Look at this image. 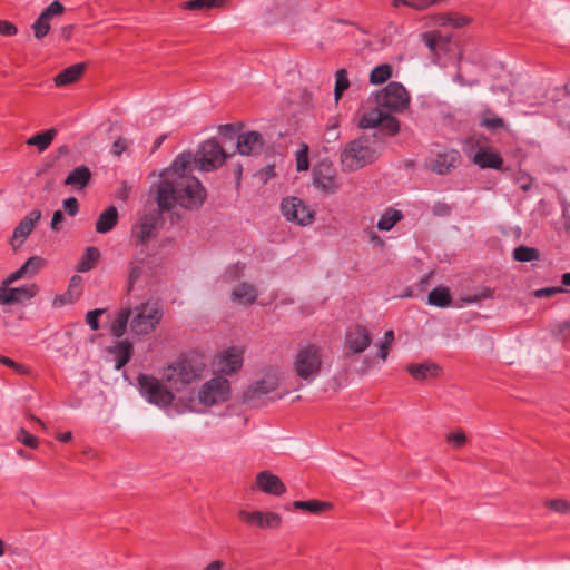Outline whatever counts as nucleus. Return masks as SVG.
Instances as JSON below:
<instances>
[{
	"mask_svg": "<svg viewBox=\"0 0 570 570\" xmlns=\"http://www.w3.org/2000/svg\"><path fill=\"white\" fill-rule=\"evenodd\" d=\"M227 155L216 138L203 141L195 154L185 151L179 154L173 161L171 168L178 170L212 171L220 167Z\"/></svg>",
	"mask_w": 570,
	"mask_h": 570,
	"instance_id": "nucleus-2",
	"label": "nucleus"
},
{
	"mask_svg": "<svg viewBox=\"0 0 570 570\" xmlns=\"http://www.w3.org/2000/svg\"><path fill=\"white\" fill-rule=\"evenodd\" d=\"M24 277H26L24 271L20 267L17 271H14L13 273H11L7 278H4L2 281L0 287H8L12 283H14V282H17V281H19L21 278H24Z\"/></svg>",
	"mask_w": 570,
	"mask_h": 570,
	"instance_id": "nucleus-59",
	"label": "nucleus"
},
{
	"mask_svg": "<svg viewBox=\"0 0 570 570\" xmlns=\"http://www.w3.org/2000/svg\"><path fill=\"white\" fill-rule=\"evenodd\" d=\"M82 73H57L53 78L56 87H63L73 82H77Z\"/></svg>",
	"mask_w": 570,
	"mask_h": 570,
	"instance_id": "nucleus-51",
	"label": "nucleus"
},
{
	"mask_svg": "<svg viewBox=\"0 0 570 570\" xmlns=\"http://www.w3.org/2000/svg\"><path fill=\"white\" fill-rule=\"evenodd\" d=\"M265 141L261 132L252 130L237 136L236 148L242 156H259L264 150Z\"/></svg>",
	"mask_w": 570,
	"mask_h": 570,
	"instance_id": "nucleus-15",
	"label": "nucleus"
},
{
	"mask_svg": "<svg viewBox=\"0 0 570 570\" xmlns=\"http://www.w3.org/2000/svg\"><path fill=\"white\" fill-rule=\"evenodd\" d=\"M376 159V150L367 139H355L348 142L342 153L341 161L344 170L354 171L373 163Z\"/></svg>",
	"mask_w": 570,
	"mask_h": 570,
	"instance_id": "nucleus-7",
	"label": "nucleus"
},
{
	"mask_svg": "<svg viewBox=\"0 0 570 570\" xmlns=\"http://www.w3.org/2000/svg\"><path fill=\"white\" fill-rule=\"evenodd\" d=\"M218 132L219 135H222L223 137H226V138H233L234 135L236 134V127L234 124H225V125H220L218 127Z\"/></svg>",
	"mask_w": 570,
	"mask_h": 570,
	"instance_id": "nucleus-63",
	"label": "nucleus"
},
{
	"mask_svg": "<svg viewBox=\"0 0 570 570\" xmlns=\"http://www.w3.org/2000/svg\"><path fill=\"white\" fill-rule=\"evenodd\" d=\"M336 80L334 86V99L337 102L343 96L344 91L348 89L351 82L347 78V73H335Z\"/></svg>",
	"mask_w": 570,
	"mask_h": 570,
	"instance_id": "nucleus-46",
	"label": "nucleus"
},
{
	"mask_svg": "<svg viewBox=\"0 0 570 570\" xmlns=\"http://www.w3.org/2000/svg\"><path fill=\"white\" fill-rule=\"evenodd\" d=\"M452 302L451 293L448 287L438 286L428 295V304L440 308L450 306Z\"/></svg>",
	"mask_w": 570,
	"mask_h": 570,
	"instance_id": "nucleus-33",
	"label": "nucleus"
},
{
	"mask_svg": "<svg viewBox=\"0 0 570 570\" xmlns=\"http://www.w3.org/2000/svg\"><path fill=\"white\" fill-rule=\"evenodd\" d=\"M256 485L265 493L282 495L286 492V487L282 480L268 471H262L256 475Z\"/></svg>",
	"mask_w": 570,
	"mask_h": 570,
	"instance_id": "nucleus-20",
	"label": "nucleus"
},
{
	"mask_svg": "<svg viewBox=\"0 0 570 570\" xmlns=\"http://www.w3.org/2000/svg\"><path fill=\"white\" fill-rule=\"evenodd\" d=\"M379 127L387 130L389 134L392 136L396 135L400 131L399 120L386 111H384L382 116V121L380 122Z\"/></svg>",
	"mask_w": 570,
	"mask_h": 570,
	"instance_id": "nucleus-45",
	"label": "nucleus"
},
{
	"mask_svg": "<svg viewBox=\"0 0 570 570\" xmlns=\"http://www.w3.org/2000/svg\"><path fill=\"white\" fill-rule=\"evenodd\" d=\"M243 362V351L235 346L228 347L220 354V371L227 375L237 373L242 368Z\"/></svg>",
	"mask_w": 570,
	"mask_h": 570,
	"instance_id": "nucleus-19",
	"label": "nucleus"
},
{
	"mask_svg": "<svg viewBox=\"0 0 570 570\" xmlns=\"http://www.w3.org/2000/svg\"><path fill=\"white\" fill-rule=\"evenodd\" d=\"M448 442L454 448H461L466 442V436L462 431L453 432L448 435Z\"/></svg>",
	"mask_w": 570,
	"mask_h": 570,
	"instance_id": "nucleus-56",
	"label": "nucleus"
},
{
	"mask_svg": "<svg viewBox=\"0 0 570 570\" xmlns=\"http://www.w3.org/2000/svg\"><path fill=\"white\" fill-rule=\"evenodd\" d=\"M406 371L414 380L423 381L429 377H438L442 368L434 362H423L407 365Z\"/></svg>",
	"mask_w": 570,
	"mask_h": 570,
	"instance_id": "nucleus-24",
	"label": "nucleus"
},
{
	"mask_svg": "<svg viewBox=\"0 0 570 570\" xmlns=\"http://www.w3.org/2000/svg\"><path fill=\"white\" fill-rule=\"evenodd\" d=\"M130 308H122L119 311L110 326V333L112 336L119 338L126 333L127 325L128 323L130 324Z\"/></svg>",
	"mask_w": 570,
	"mask_h": 570,
	"instance_id": "nucleus-35",
	"label": "nucleus"
},
{
	"mask_svg": "<svg viewBox=\"0 0 570 570\" xmlns=\"http://www.w3.org/2000/svg\"><path fill=\"white\" fill-rule=\"evenodd\" d=\"M281 212L286 220L299 226L311 225L314 220V210L298 197H286L281 203Z\"/></svg>",
	"mask_w": 570,
	"mask_h": 570,
	"instance_id": "nucleus-11",
	"label": "nucleus"
},
{
	"mask_svg": "<svg viewBox=\"0 0 570 570\" xmlns=\"http://www.w3.org/2000/svg\"><path fill=\"white\" fill-rule=\"evenodd\" d=\"M117 223L118 209L111 205L99 215L95 228L98 234H107L114 229Z\"/></svg>",
	"mask_w": 570,
	"mask_h": 570,
	"instance_id": "nucleus-28",
	"label": "nucleus"
},
{
	"mask_svg": "<svg viewBox=\"0 0 570 570\" xmlns=\"http://www.w3.org/2000/svg\"><path fill=\"white\" fill-rule=\"evenodd\" d=\"M547 505L558 512V513H562V514H568L570 513V503L562 500V499H554V500H550L547 502Z\"/></svg>",
	"mask_w": 570,
	"mask_h": 570,
	"instance_id": "nucleus-53",
	"label": "nucleus"
},
{
	"mask_svg": "<svg viewBox=\"0 0 570 570\" xmlns=\"http://www.w3.org/2000/svg\"><path fill=\"white\" fill-rule=\"evenodd\" d=\"M403 215L401 210L389 208L377 222V228L380 230L389 232L394 225L402 219Z\"/></svg>",
	"mask_w": 570,
	"mask_h": 570,
	"instance_id": "nucleus-39",
	"label": "nucleus"
},
{
	"mask_svg": "<svg viewBox=\"0 0 570 570\" xmlns=\"http://www.w3.org/2000/svg\"><path fill=\"white\" fill-rule=\"evenodd\" d=\"M65 210L70 216H76L79 212V205L76 197H69L62 203Z\"/></svg>",
	"mask_w": 570,
	"mask_h": 570,
	"instance_id": "nucleus-57",
	"label": "nucleus"
},
{
	"mask_svg": "<svg viewBox=\"0 0 570 570\" xmlns=\"http://www.w3.org/2000/svg\"><path fill=\"white\" fill-rule=\"evenodd\" d=\"M372 342V335L365 326L356 325L345 335L346 355L352 356L364 352Z\"/></svg>",
	"mask_w": 570,
	"mask_h": 570,
	"instance_id": "nucleus-14",
	"label": "nucleus"
},
{
	"mask_svg": "<svg viewBox=\"0 0 570 570\" xmlns=\"http://www.w3.org/2000/svg\"><path fill=\"white\" fill-rule=\"evenodd\" d=\"M493 296V291L491 288H484L480 293L473 295H465L461 297V302L465 305L475 304L482 299H488Z\"/></svg>",
	"mask_w": 570,
	"mask_h": 570,
	"instance_id": "nucleus-48",
	"label": "nucleus"
},
{
	"mask_svg": "<svg viewBox=\"0 0 570 570\" xmlns=\"http://www.w3.org/2000/svg\"><path fill=\"white\" fill-rule=\"evenodd\" d=\"M373 96L375 104L389 111H403L410 104V96L400 82H390Z\"/></svg>",
	"mask_w": 570,
	"mask_h": 570,
	"instance_id": "nucleus-9",
	"label": "nucleus"
},
{
	"mask_svg": "<svg viewBox=\"0 0 570 570\" xmlns=\"http://www.w3.org/2000/svg\"><path fill=\"white\" fill-rule=\"evenodd\" d=\"M403 26L394 22H389L385 27L376 33L377 42L381 48L391 46L394 43L396 37H401L403 33Z\"/></svg>",
	"mask_w": 570,
	"mask_h": 570,
	"instance_id": "nucleus-30",
	"label": "nucleus"
},
{
	"mask_svg": "<svg viewBox=\"0 0 570 570\" xmlns=\"http://www.w3.org/2000/svg\"><path fill=\"white\" fill-rule=\"evenodd\" d=\"M566 292H567V289H564L561 286L543 287V288L537 289L534 292V296L538 298H543V297H551L556 294L566 293Z\"/></svg>",
	"mask_w": 570,
	"mask_h": 570,
	"instance_id": "nucleus-55",
	"label": "nucleus"
},
{
	"mask_svg": "<svg viewBox=\"0 0 570 570\" xmlns=\"http://www.w3.org/2000/svg\"><path fill=\"white\" fill-rule=\"evenodd\" d=\"M473 163L481 169H501L503 158L498 151L490 148H480L473 156Z\"/></svg>",
	"mask_w": 570,
	"mask_h": 570,
	"instance_id": "nucleus-22",
	"label": "nucleus"
},
{
	"mask_svg": "<svg viewBox=\"0 0 570 570\" xmlns=\"http://www.w3.org/2000/svg\"><path fill=\"white\" fill-rule=\"evenodd\" d=\"M562 216L564 218V223H563L564 230L570 236V204L563 205Z\"/></svg>",
	"mask_w": 570,
	"mask_h": 570,
	"instance_id": "nucleus-64",
	"label": "nucleus"
},
{
	"mask_svg": "<svg viewBox=\"0 0 570 570\" xmlns=\"http://www.w3.org/2000/svg\"><path fill=\"white\" fill-rule=\"evenodd\" d=\"M451 210H452L451 206L444 202H436V203H434V205L432 207V213L435 216H440V217L449 216L451 214Z\"/></svg>",
	"mask_w": 570,
	"mask_h": 570,
	"instance_id": "nucleus-58",
	"label": "nucleus"
},
{
	"mask_svg": "<svg viewBox=\"0 0 570 570\" xmlns=\"http://www.w3.org/2000/svg\"><path fill=\"white\" fill-rule=\"evenodd\" d=\"M65 12V7L59 0L52 1L47 8L42 10V12L39 14L45 22L50 23V20L56 17L60 16Z\"/></svg>",
	"mask_w": 570,
	"mask_h": 570,
	"instance_id": "nucleus-44",
	"label": "nucleus"
},
{
	"mask_svg": "<svg viewBox=\"0 0 570 570\" xmlns=\"http://www.w3.org/2000/svg\"><path fill=\"white\" fill-rule=\"evenodd\" d=\"M132 343L128 340L120 341L109 348V352L115 357V368L121 370L131 358Z\"/></svg>",
	"mask_w": 570,
	"mask_h": 570,
	"instance_id": "nucleus-27",
	"label": "nucleus"
},
{
	"mask_svg": "<svg viewBox=\"0 0 570 570\" xmlns=\"http://www.w3.org/2000/svg\"><path fill=\"white\" fill-rule=\"evenodd\" d=\"M480 126L484 127L490 131H495L498 129H505V122L503 118L495 115L491 109H485L482 114V118L480 121Z\"/></svg>",
	"mask_w": 570,
	"mask_h": 570,
	"instance_id": "nucleus-38",
	"label": "nucleus"
},
{
	"mask_svg": "<svg viewBox=\"0 0 570 570\" xmlns=\"http://www.w3.org/2000/svg\"><path fill=\"white\" fill-rule=\"evenodd\" d=\"M46 261L40 256L29 257L21 268L24 271L26 277H32L45 266Z\"/></svg>",
	"mask_w": 570,
	"mask_h": 570,
	"instance_id": "nucleus-41",
	"label": "nucleus"
},
{
	"mask_svg": "<svg viewBox=\"0 0 570 570\" xmlns=\"http://www.w3.org/2000/svg\"><path fill=\"white\" fill-rule=\"evenodd\" d=\"M223 0H189L183 3V9L186 10H203L209 8H219Z\"/></svg>",
	"mask_w": 570,
	"mask_h": 570,
	"instance_id": "nucleus-42",
	"label": "nucleus"
},
{
	"mask_svg": "<svg viewBox=\"0 0 570 570\" xmlns=\"http://www.w3.org/2000/svg\"><path fill=\"white\" fill-rule=\"evenodd\" d=\"M41 216L42 214L39 209H33L27 214L14 228L12 240L14 242L19 239V245L22 244L31 234Z\"/></svg>",
	"mask_w": 570,
	"mask_h": 570,
	"instance_id": "nucleus-21",
	"label": "nucleus"
},
{
	"mask_svg": "<svg viewBox=\"0 0 570 570\" xmlns=\"http://www.w3.org/2000/svg\"><path fill=\"white\" fill-rule=\"evenodd\" d=\"M232 297L239 304L250 305L257 298V291L255 286L249 283H240L232 292Z\"/></svg>",
	"mask_w": 570,
	"mask_h": 570,
	"instance_id": "nucleus-31",
	"label": "nucleus"
},
{
	"mask_svg": "<svg viewBox=\"0 0 570 570\" xmlns=\"http://www.w3.org/2000/svg\"><path fill=\"white\" fill-rule=\"evenodd\" d=\"M65 220V215L61 210H56L50 222V229L59 232L61 229L60 224Z\"/></svg>",
	"mask_w": 570,
	"mask_h": 570,
	"instance_id": "nucleus-62",
	"label": "nucleus"
},
{
	"mask_svg": "<svg viewBox=\"0 0 570 570\" xmlns=\"http://www.w3.org/2000/svg\"><path fill=\"white\" fill-rule=\"evenodd\" d=\"M35 37L37 39H42L46 37L50 30V23L45 22V20L41 17H38L36 21L31 26Z\"/></svg>",
	"mask_w": 570,
	"mask_h": 570,
	"instance_id": "nucleus-52",
	"label": "nucleus"
},
{
	"mask_svg": "<svg viewBox=\"0 0 570 570\" xmlns=\"http://www.w3.org/2000/svg\"><path fill=\"white\" fill-rule=\"evenodd\" d=\"M105 313L104 308L89 311L86 315V322L92 331L99 330V316Z\"/></svg>",
	"mask_w": 570,
	"mask_h": 570,
	"instance_id": "nucleus-54",
	"label": "nucleus"
},
{
	"mask_svg": "<svg viewBox=\"0 0 570 570\" xmlns=\"http://www.w3.org/2000/svg\"><path fill=\"white\" fill-rule=\"evenodd\" d=\"M313 185L324 194H334L340 187L336 168L332 163L320 161L313 168Z\"/></svg>",
	"mask_w": 570,
	"mask_h": 570,
	"instance_id": "nucleus-12",
	"label": "nucleus"
},
{
	"mask_svg": "<svg viewBox=\"0 0 570 570\" xmlns=\"http://www.w3.org/2000/svg\"><path fill=\"white\" fill-rule=\"evenodd\" d=\"M91 179V171L90 169L85 166L80 165L73 168L69 175L66 177L63 184L66 186H70L75 189L81 190L83 189Z\"/></svg>",
	"mask_w": 570,
	"mask_h": 570,
	"instance_id": "nucleus-25",
	"label": "nucleus"
},
{
	"mask_svg": "<svg viewBox=\"0 0 570 570\" xmlns=\"http://www.w3.org/2000/svg\"><path fill=\"white\" fill-rule=\"evenodd\" d=\"M461 154L451 149L441 154H438L435 159L430 164V169L438 175H448L461 164Z\"/></svg>",
	"mask_w": 570,
	"mask_h": 570,
	"instance_id": "nucleus-18",
	"label": "nucleus"
},
{
	"mask_svg": "<svg viewBox=\"0 0 570 570\" xmlns=\"http://www.w3.org/2000/svg\"><path fill=\"white\" fill-rule=\"evenodd\" d=\"M421 38L430 50L432 62L440 68H456L461 58V49L450 35H442L439 30L421 33Z\"/></svg>",
	"mask_w": 570,
	"mask_h": 570,
	"instance_id": "nucleus-4",
	"label": "nucleus"
},
{
	"mask_svg": "<svg viewBox=\"0 0 570 570\" xmlns=\"http://www.w3.org/2000/svg\"><path fill=\"white\" fill-rule=\"evenodd\" d=\"M130 330L136 335H147L159 324L163 317V308L157 303H141L131 311Z\"/></svg>",
	"mask_w": 570,
	"mask_h": 570,
	"instance_id": "nucleus-6",
	"label": "nucleus"
},
{
	"mask_svg": "<svg viewBox=\"0 0 570 570\" xmlns=\"http://www.w3.org/2000/svg\"><path fill=\"white\" fill-rule=\"evenodd\" d=\"M434 24L439 27L463 28L472 22V18L458 12H440L432 17Z\"/></svg>",
	"mask_w": 570,
	"mask_h": 570,
	"instance_id": "nucleus-23",
	"label": "nucleus"
},
{
	"mask_svg": "<svg viewBox=\"0 0 570 570\" xmlns=\"http://www.w3.org/2000/svg\"><path fill=\"white\" fill-rule=\"evenodd\" d=\"M238 515L247 524L261 529H277L282 523V517L275 512L240 510Z\"/></svg>",
	"mask_w": 570,
	"mask_h": 570,
	"instance_id": "nucleus-16",
	"label": "nucleus"
},
{
	"mask_svg": "<svg viewBox=\"0 0 570 570\" xmlns=\"http://www.w3.org/2000/svg\"><path fill=\"white\" fill-rule=\"evenodd\" d=\"M394 342V331L389 330L384 334V341L380 345L379 357L385 361L387 358L391 345Z\"/></svg>",
	"mask_w": 570,
	"mask_h": 570,
	"instance_id": "nucleus-50",
	"label": "nucleus"
},
{
	"mask_svg": "<svg viewBox=\"0 0 570 570\" xmlns=\"http://www.w3.org/2000/svg\"><path fill=\"white\" fill-rule=\"evenodd\" d=\"M296 157V170L304 171L308 168V146L306 144H302L301 149H298L295 154Z\"/></svg>",
	"mask_w": 570,
	"mask_h": 570,
	"instance_id": "nucleus-47",
	"label": "nucleus"
},
{
	"mask_svg": "<svg viewBox=\"0 0 570 570\" xmlns=\"http://www.w3.org/2000/svg\"><path fill=\"white\" fill-rule=\"evenodd\" d=\"M206 371L204 356L191 352L181 355L163 372V381L176 392L186 390L189 385L199 382Z\"/></svg>",
	"mask_w": 570,
	"mask_h": 570,
	"instance_id": "nucleus-3",
	"label": "nucleus"
},
{
	"mask_svg": "<svg viewBox=\"0 0 570 570\" xmlns=\"http://www.w3.org/2000/svg\"><path fill=\"white\" fill-rule=\"evenodd\" d=\"M384 109L385 108L379 107V105H376V107L370 110H364L360 118L358 126L362 129H372L379 127L380 122L382 121V116L385 111Z\"/></svg>",
	"mask_w": 570,
	"mask_h": 570,
	"instance_id": "nucleus-32",
	"label": "nucleus"
},
{
	"mask_svg": "<svg viewBox=\"0 0 570 570\" xmlns=\"http://www.w3.org/2000/svg\"><path fill=\"white\" fill-rule=\"evenodd\" d=\"M322 358L317 346L307 345L296 354L294 371L301 380L311 383L320 374Z\"/></svg>",
	"mask_w": 570,
	"mask_h": 570,
	"instance_id": "nucleus-8",
	"label": "nucleus"
},
{
	"mask_svg": "<svg viewBox=\"0 0 570 570\" xmlns=\"http://www.w3.org/2000/svg\"><path fill=\"white\" fill-rule=\"evenodd\" d=\"M193 170L168 168L157 189L156 202L160 209L168 210L178 205L188 210H196L204 204L207 193Z\"/></svg>",
	"mask_w": 570,
	"mask_h": 570,
	"instance_id": "nucleus-1",
	"label": "nucleus"
},
{
	"mask_svg": "<svg viewBox=\"0 0 570 570\" xmlns=\"http://www.w3.org/2000/svg\"><path fill=\"white\" fill-rule=\"evenodd\" d=\"M512 256H513V259L517 262L528 263V262L539 259L540 253L534 247L520 245L514 248Z\"/></svg>",
	"mask_w": 570,
	"mask_h": 570,
	"instance_id": "nucleus-40",
	"label": "nucleus"
},
{
	"mask_svg": "<svg viewBox=\"0 0 570 570\" xmlns=\"http://www.w3.org/2000/svg\"><path fill=\"white\" fill-rule=\"evenodd\" d=\"M230 396V383L220 375L214 376L205 382L199 392L198 401L205 406H213L226 402Z\"/></svg>",
	"mask_w": 570,
	"mask_h": 570,
	"instance_id": "nucleus-10",
	"label": "nucleus"
},
{
	"mask_svg": "<svg viewBox=\"0 0 570 570\" xmlns=\"http://www.w3.org/2000/svg\"><path fill=\"white\" fill-rule=\"evenodd\" d=\"M159 226V216L156 214L144 215L132 227L131 237L136 246L145 245L156 237Z\"/></svg>",
	"mask_w": 570,
	"mask_h": 570,
	"instance_id": "nucleus-13",
	"label": "nucleus"
},
{
	"mask_svg": "<svg viewBox=\"0 0 570 570\" xmlns=\"http://www.w3.org/2000/svg\"><path fill=\"white\" fill-rule=\"evenodd\" d=\"M147 263L145 259L135 258L128 264L127 293H130L138 285L146 273Z\"/></svg>",
	"mask_w": 570,
	"mask_h": 570,
	"instance_id": "nucleus-29",
	"label": "nucleus"
},
{
	"mask_svg": "<svg viewBox=\"0 0 570 570\" xmlns=\"http://www.w3.org/2000/svg\"><path fill=\"white\" fill-rule=\"evenodd\" d=\"M38 287L36 284H27L19 287H0V305H12L23 303L36 296Z\"/></svg>",
	"mask_w": 570,
	"mask_h": 570,
	"instance_id": "nucleus-17",
	"label": "nucleus"
},
{
	"mask_svg": "<svg viewBox=\"0 0 570 570\" xmlns=\"http://www.w3.org/2000/svg\"><path fill=\"white\" fill-rule=\"evenodd\" d=\"M16 439L30 449L38 446V439L30 434L26 429L21 428L17 431Z\"/></svg>",
	"mask_w": 570,
	"mask_h": 570,
	"instance_id": "nucleus-49",
	"label": "nucleus"
},
{
	"mask_svg": "<svg viewBox=\"0 0 570 570\" xmlns=\"http://www.w3.org/2000/svg\"><path fill=\"white\" fill-rule=\"evenodd\" d=\"M100 257V252L97 247L89 246L85 249L80 261L77 264V272L86 273L91 271Z\"/></svg>",
	"mask_w": 570,
	"mask_h": 570,
	"instance_id": "nucleus-34",
	"label": "nucleus"
},
{
	"mask_svg": "<svg viewBox=\"0 0 570 570\" xmlns=\"http://www.w3.org/2000/svg\"><path fill=\"white\" fill-rule=\"evenodd\" d=\"M18 31L17 27L7 20H0V35L13 36Z\"/></svg>",
	"mask_w": 570,
	"mask_h": 570,
	"instance_id": "nucleus-61",
	"label": "nucleus"
},
{
	"mask_svg": "<svg viewBox=\"0 0 570 570\" xmlns=\"http://www.w3.org/2000/svg\"><path fill=\"white\" fill-rule=\"evenodd\" d=\"M277 386V383L275 379L267 377L257 381L255 384L250 385L245 392H244V400L246 402H250L252 400L256 397H261L263 395H267L268 393L273 392Z\"/></svg>",
	"mask_w": 570,
	"mask_h": 570,
	"instance_id": "nucleus-26",
	"label": "nucleus"
},
{
	"mask_svg": "<svg viewBox=\"0 0 570 570\" xmlns=\"http://www.w3.org/2000/svg\"><path fill=\"white\" fill-rule=\"evenodd\" d=\"M65 12V7L59 0L52 1L47 8L42 10V12L39 14L45 22L50 23V20L56 17L60 16Z\"/></svg>",
	"mask_w": 570,
	"mask_h": 570,
	"instance_id": "nucleus-43",
	"label": "nucleus"
},
{
	"mask_svg": "<svg viewBox=\"0 0 570 570\" xmlns=\"http://www.w3.org/2000/svg\"><path fill=\"white\" fill-rule=\"evenodd\" d=\"M293 507L298 510H304L313 514H320L331 508V503L320 500H297L293 502Z\"/></svg>",
	"mask_w": 570,
	"mask_h": 570,
	"instance_id": "nucleus-37",
	"label": "nucleus"
},
{
	"mask_svg": "<svg viewBox=\"0 0 570 570\" xmlns=\"http://www.w3.org/2000/svg\"><path fill=\"white\" fill-rule=\"evenodd\" d=\"M407 7L417 11H424L430 7H433V0H410Z\"/></svg>",
	"mask_w": 570,
	"mask_h": 570,
	"instance_id": "nucleus-60",
	"label": "nucleus"
},
{
	"mask_svg": "<svg viewBox=\"0 0 570 570\" xmlns=\"http://www.w3.org/2000/svg\"><path fill=\"white\" fill-rule=\"evenodd\" d=\"M137 386L140 395L149 403L160 409L168 407L175 395L166 382L153 375L140 373L137 376Z\"/></svg>",
	"mask_w": 570,
	"mask_h": 570,
	"instance_id": "nucleus-5",
	"label": "nucleus"
},
{
	"mask_svg": "<svg viewBox=\"0 0 570 570\" xmlns=\"http://www.w3.org/2000/svg\"><path fill=\"white\" fill-rule=\"evenodd\" d=\"M56 135H57V129L50 128L48 130L38 132L35 136L30 137L27 140V145L36 146L39 151H43L50 146V144L53 140Z\"/></svg>",
	"mask_w": 570,
	"mask_h": 570,
	"instance_id": "nucleus-36",
	"label": "nucleus"
}]
</instances>
